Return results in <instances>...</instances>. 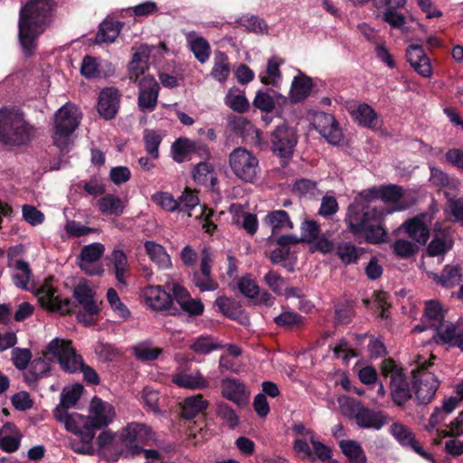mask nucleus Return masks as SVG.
<instances>
[{
  "label": "nucleus",
  "instance_id": "f257e3e1",
  "mask_svg": "<svg viewBox=\"0 0 463 463\" xmlns=\"http://www.w3.org/2000/svg\"><path fill=\"white\" fill-rule=\"evenodd\" d=\"M372 202L364 191L360 193L347 209L345 222L352 233L363 235L371 243H379L386 236V232L381 225L386 213L384 209L373 205Z\"/></svg>",
  "mask_w": 463,
  "mask_h": 463
},
{
  "label": "nucleus",
  "instance_id": "f03ea898",
  "mask_svg": "<svg viewBox=\"0 0 463 463\" xmlns=\"http://www.w3.org/2000/svg\"><path fill=\"white\" fill-rule=\"evenodd\" d=\"M55 3L53 0H30L20 11L19 41L26 55L35 48L36 39L51 23Z\"/></svg>",
  "mask_w": 463,
  "mask_h": 463
},
{
  "label": "nucleus",
  "instance_id": "7ed1b4c3",
  "mask_svg": "<svg viewBox=\"0 0 463 463\" xmlns=\"http://www.w3.org/2000/svg\"><path fill=\"white\" fill-rule=\"evenodd\" d=\"M33 128L25 121L18 109H0V142L18 146L30 140Z\"/></svg>",
  "mask_w": 463,
  "mask_h": 463
},
{
  "label": "nucleus",
  "instance_id": "20e7f679",
  "mask_svg": "<svg viewBox=\"0 0 463 463\" xmlns=\"http://www.w3.org/2000/svg\"><path fill=\"white\" fill-rule=\"evenodd\" d=\"M434 359L433 354L430 355L429 361L419 355L415 360L416 368L412 370L415 396L418 402L423 404L432 401L439 386L435 371L431 370Z\"/></svg>",
  "mask_w": 463,
  "mask_h": 463
},
{
  "label": "nucleus",
  "instance_id": "39448f33",
  "mask_svg": "<svg viewBox=\"0 0 463 463\" xmlns=\"http://www.w3.org/2000/svg\"><path fill=\"white\" fill-rule=\"evenodd\" d=\"M81 113L78 107L66 103L54 116L53 143L61 151L68 150L72 142V134L79 127Z\"/></svg>",
  "mask_w": 463,
  "mask_h": 463
},
{
  "label": "nucleus",
  "instance_id": "423d86ee",
  "mask_svg": "<svg viewBox=\"0 0 463 463\" xmlns=\"http://www.w3.org/2000/svg\"><path fill=\"white\" fill-rule=\"evenodd\" d=\"M43 356L48 361H57L62 370L68 373L78 372L79 366L82 365V358L76 354L71 341L59 337L47 345Z\"/></svg>",
  "mask_w": 463,
  "mask_h": 463
},
{
  "label": "nucleus",
  "instance_id": "0eeeda50",
  "mask_svg": "<svg viewBox=\"0 0 463 463\" xmlns=\"http://www.w3.org/2000/svg\"><path fill=\"white\" fill-rule=\"evenodd\" d=\"M229 165L235 176L245 183L252 184L260 176L259 159L244 147H237L231 152Z\"/></svg>",
  "mask_w": 463,
  "mask_h": 463
},
{
  "label": "nucleus",
  "instance_id": "6e6552de",
  "mask_svg": "<svg viewBox=\"0 0 463 463\" xmlns=\"http://www.w3.org/2000/svg\"><path fill=\"white\" fill-rule=\"evenodd\" d=\"M154 434L146 424L132 422L128 424L121 432L123 448L118 455L124 457L136 456L141 453V445H148Z\"/></svg>",
  "mask_w": 463,
  "mask_h": 463
},
{
  "label": "nucleus",
  "instance_id": "1a4fd4ad",
  "mask_svg": "<svg viewBox=\"0 0 463 463\" xmlns=\"http://www.w3.org/2000/svg\"><path fill=\"white\" fill-rule=\"evenodd\" d=\"M382 374L391 378L390 388L393 402L397 405L405 403L411 397L405 374L392 360L385 359L382 363Z\"/></svg>",
  "mask_w": 463,
  "mask_h": 463
},
{
  "label": "nucleus",
  "instance_id": "9d476101",
  "mask_svg": "<svg viewBox=\"0 0 463 463\" xmlns=\"http://www.w3.org/2000/svg\"><path fill=\"white\" fill-rule=\"evenodd\" d=\"M366 194L373 200H381L385 203L392 204V208L384 210L386 215L393 212H400L407 209L411 203L406 198V192L402 186L396 184L381 185L364 190Z\"/></svg>",
  "mask_w": 463,
  "mask_h": 463
},
{
  "label": "nucleus",
  "instance_id": "9b49d317",
  "mask_svg": "<svg viewBox=\"0 0 463 463\" xmlns=\"http://www.w3.org/2000/svg\"><path fill=\"white\" fill-rule=\"evenodd\" d=\"M104 251L105 247L102 243L93 242L85 245L78 257V265L80 269L90 276L101 275L104 269L99 260Z\"/></svg>",
  "mask_w": 463,
  "mask_h": 463
},
{
  "label": "nucleus",
  "instance_id": "f8f14e48",
  "mask_svg": "<svg viewBox=\"0 0 463 463\" xmlns=\"http://www.w3.org/2000/svg\"><path fill=\"white\" fill-rule=\"evenodd\" d=\"M271 144L277 156L284 158L290 157L297 144L295 130L286 125L279 126L272 132Z\"/></svg>",
  "mask_w": 463,
  "mask_h": 463
},
{
  "label": "nucleus",
  "instance_id": "ddd939ff",
  "mask_svg": "<svg viewBox=\"0 0 463 463\" xmlns=\"http://www.w3.org/2000/svg\"><path fill=\"white\" fill-rule=\"evenodd\" d=\"M54 416L58 421L64 424L68 431L77 436L86 434V432H94L89 416L86 417L77 412L70 413L67 410H64V408H56Z\"/></svg>",
  "mask_w": 463,
  "mask_h": 463
},
{
  "label": "nucleus",
  "instance_id": "4468645a",
  "mask_svg": "<svg viewBox=\"0 0 463 463\" xmlns=\"http://www.w3.org/2000/svg\"><path fill=\"white\" fill-rule=\"evenodd\" d=\"M89 412V419L95 433L97 430L109 425L116 417L114 407L99 397L92 398Z\"/></svg>",
  "mask_w": 463,
  "mask_h": 463
},
{
  "label": "nucleus",
  "instance_id": "2eb2a0df",
  "mask_svg": "<svg viewBox=\"0 0 463 463\" xmlns=\"http://www.w3.org/2000/svg\"><path fill=\"white\" fill-rule=\"evenodd\" d=\"M39 301L42 306L49 310L57 311L63 315L70 313L74 307L71 299L67 298H61L57 295L55 288L48 284H44L39 289Z\"/></svg>",
  "mask_w": 463,
  "mask_h": 463
},
{
  "label": "nucleus",
  "instance_id": "dca6fc26",
  "mask_svg": "<svg viewBox=\"0 0 463 463\" xmlns=\"http://www.w3.org/2000/svg\"><path fill=\"white\" fill-rule=\"evenodd\" d=\"M138 106L142 110H153L158 98L159 85L152 76H144L138 82Z\"/></svg>",
  "mask_w": 463,
  "mask_h": 463
},
{
  "label": "nucleus",
  "instance_id": "f3484780",
  "mask_svg": "<svg viewBox=\"0 0 463 463\" xmlns=\"http://www.w3.org/2000/svg\"><path fill=\"white\" fill-rule=\"evenodd\" d=\"M434 340L438 344L457 346L463 352V331L449 321L439 323L436 327Z\"/></svg>",
  "mask_w": 463,
  "mask_h": 463
},
{
  "label": "nucleus",
  "instance_id": "a211bd4d",
  "mask_svg": "<svg viewBox=\"0 0 463 463\" xmlns=\"http://www.w3.org/2000/svg\"><path fill=\"white\" fill-rule=\"evenodd\" d=\"M142 298L150 309L163 311L170 307L173 298L160 286H148L142 290Z\"/></svg>",
  "mask_w": 463,
  "mask_h": 463
},
{
  "label": "nucleus",
  "instance_id": "6ab92c4d",
  "mask_svg": "<svg viewBox=\"0 0 463 463\" xmlns=\"http://www.w3.org/2000/svg\"><path fill=\"white\" fill-rule=\"evenodd\" d=\"M292 431L296 436L294 440L295 451L303 458H310L312 461L315 458L312 453L308 443L312 442L316 439L312 430L307 428L303 423H295L292 426Z\"/></svg>",
  "mask_w": 463,
  "mask_h": 463
},
{
  "label": "nucleus",
  "instance_id": "aec40b11",
  "mask_svg": "<svg viewBox=\"0 0 463 463\" xmlns=\"http://www.w3.org/2000/svg\"><path fill=\"white\" fill-rule=\"evenodd\" d=\"M166 288L172 291L175 299L182 309L190 315L199 316L203 312V305L201 301L190 297L188 291L177 283H167Z\"/></svg>",
  "mask_w": 463,
  "mask_h": 463
},
{
  "label": "nucleus",
  "instance_id": "412c9836",
  "mask_svg": "<svg viewBox=\"0 0 463 463\" xmlns=\"http://www.w3.org/2000/svg\"><path fill=\"white\" fill-rule=\"evenodd\" d=\"M315 127L328 143L337 145L341 141V129L331 114L320 113L317 115Z\"/></svg>",
  "mask_w": 463,
  "mask_h": 463
},
{
  "label": "nucleus",
  "instance_id": "4be33fe9",
  "mask_svg": "<svg viewBox=\"0 0 463 463\" xmlns=\"http://www.w3.org/2000/svg\"><path fill=\"white\" fill-rule=\"evenodd\" d=\"M151 51L152 48L149 45L143 44L133 54L128 64V74L131 80L138 83L144 76H147L146 71L148 69V59Z\"/></svg>",
  "mask_w": 463,
  "mask_h": 463
},
{
  "label": "nucleus",
  "instance_id": "5701e85b",
  "mask_svg": "<svg viewBox=\"0 0 463 463\" xmlns=\"http://www.w3.org/2000/svg\"><path fill=\"white\" fill-rule=\"evenodd\" d=\"M407 61L411 66L422 77L430 78L432 73V67L430 58L426 55L420 45H411L406 52Z\"/></svg>",
  "mask_w": 463,
  "mask_h": 463
},
{
  "label": "nucleus",
  "instance_id": "b1692460",
  "mask_svg": "<svg viewBox=\"0 0 463 463\" xmlns=\"http://www.w3.org/2000/svg\"><path fill=\"white\" fill-rule=\"evenodd\" d=\"M120 95L115 88H106L99 94L98 110L106 119L113 118L118 110Z\"/></svg>",
  "mask_w": 463,
  "mask_h": 463
},
{
  "label": "nucleus",
  "instance_id": "393cba45",
  "mask_svg": "<svg viewBox=\"0 0 463 463\" xmlns=\"http://www.w3.org/2000/svg\"><path fill=\"white\" fill-rule=\"evenodd\" d=\"M222 395L237 405H244L248 402L245 385L239 380L226 378L221 383Z\"/></svg>",
  "mask_w": 463,
  "mask_h": 463
},
{
  "label": "nucleus",
  "instance_id": "a878e982",
  "mask_svg": "<svg viewBox=\"0 0 463 463\" xmlns=\"http://www.w3.org/2000/svg\"><path fill=\"white\" fill-rule=\"evenodd\" d=\"M74 297L80 304L84 311L90 315H95L99 312V307L94 300V289L87 280L80 281L74 288Z\"/></svg>",
  "mask_w": 463,
  "mask_h": 463
},
{
  "label": "nucleus",
  "instance_id": "bb28decb",
  "mask_svg": "<svg viewBox=\"0 0 463 463\" xmlns=\"http://www.w3.org/2000/svg\"><path fill=\"white\" fill-rule=\"evenodd\" d=\"M172 382L178 387L190 390H203L209 387V381L199 371L175 373L172 377Z\"/></svg>",
  "mask_w": 463,
  "mask_h": 463
},
{
  "label": "nucleus",
  "instance_id": "cd10ccee",
  "mask_svg": "<svg viewBox=\"0 0 463 463\" xmlns=\"http://www.w3.org/2000/svg\"><path fill=\"white\" fill-rule=\"evenodd\" d=\"M458 401L455 397L444 399L440 407H436L430 414L429 423L426 425L428 431L434 430L438 426L441 425L449 417V415L458 407Z\"/></svg>",
  "mask_w": 463,
  "mask_h": 463
},
{
  "label": "nucleus",
  "instance_id": "c85d7f7f",
  "mask_svg": "<svg viewBox=\"0 0 463 463\" xmlns=\"http://www.w3.org/2000/svg\"><path fill=\"white\" fill-rule=\"evenodd\" d=\"M189 49L201 63L206 62L211 55V47L208 41L195 32L184 33Z\"/></svg>",
  "mask_w": 463,
  "mask_h": 463
},
{
  "label": "nucleus",
  "instance_id": "c756f323",
  "mask_svg": "<svg viewBox=\"0 0 463 463\" xmlns=\"http://www.w3.org/2000/svg\"><path fill=\"white\" fill-rule=\"evenodd\" d=\"M312 88L313 82L311 78L299 72L291 82L288 99L293 103L301 102L309 96Z\"/></svg>",
  "mask_w": 463,
  "mask_h": 463
},
{
  "label": "nucleus",
  "instance_id": "7c9ffc66",
  "mask_svg": "<svg viewBox=\"0 0 463 463\" xmlns=\"http://www.w3.org/2000/svg\"><path fill=\"white\" fill-rule=\"evenodd\" d=\"M349 112L353 118L364 128H375L378 125V115L368 104L363 103L357 106H351Z\"/></svg>",
  "mask_w": 463,
  "mask_h": 463
},
{
  "label": "nucleus",
  "instance_id": "2f4dec72",
  "mask_svg": "<svg viewBox=\"0 0 463 463\" xmlns=\"http://www.w3.org/2000/svg\"><path fill=\"white\" fill-rule=\"evenodd\" d=\"M359 427L364 429L380 430L386 423V416L362 406L354 418Z\"/></svg>",
  "mask_w": 463,
  "mask_h": 463
},
{
  "label": "nucleus",
  "instance_id": "473e14b6",
  "mask_svg": "<svg viewBox=\"0 0 463 463\" xmlns=\"http://www.w3.org/2000/svg\"><path fill=\"white\" fill-rule=\"evenodd\" d=\"M424 322H429L430 327H436L444 320L443 308L439 302L436 300L427 301L424 308ZM428 328V326L418 325L414 327V331L423 332Z\"/></svg>",
  "mask_w": 463,
  "mask_h": 463
},
{
  "label": "nucleus",
  "instance_id": "72a5a7b5",
  "mask_svg": "<svg viewBox=\"0 0 463 463\" xmlns=\"http://www.w3.org/2000/svg\"><path fill=\"white\" fill-rule=\"evenodd\" d=\"M282 63L283 61L278 56L269 58L267 62L266 70L261 71L259 76L261 83L279 87L282 80V74L279 70V66Z\"/></svg>",
  "mask_w": 463,
  "mask_h": 463
},
{
  "label": "nucleus",
  "instance_id": "f704fd0d",
  "mask_svg": "<svg viewBox=\"0 0 463 463\" xmlns=\"http://www.w3.org/2000/svg\"><path fill=\"white\" fill-rule=\"evenodd\" d=\"M144 247L151 261L156 263L160 269H165L172 266L171 258L162 245L152 241H146L144 243Z\"/></svg>",
  "mask_w": 463,
  "mask_h": 463
},
{
  "label": "nucleus",
  "instance_id": "c9c22d12",
  "mask_svg": "<svg viewBox=\"0 0 463 463\" xmlns=\"http://www.w3.org/2000/svg\"><path fill=\"white\" fill-rule=\"evenodd\" d=\"M109 260L114 268L116 279L118 283L126 285V279L129 273V264L127 255L119 249H115L109 257Z\"/></svg>",
  "mask_w": 463,
  "mask_h": 463
},
{
  "label": "nucleus",
  "instance_id": "e433bc0d",
  "mask_svg": "<svg viewBox=\"0 0 463 463\" xmlns=\"http://www.w3.org/2000/svg\"><path fill=\"white\" fill-rule=\"evenodd\" d=\"M179 212H185L190 217L193 216L192 212L198 210V213L203 214L206 208L199 203L198 196L189 188H185L180 197L177 199Z\"/></svg>",
  "mask_w": 463,
  "mask_h": 463
},
{
  "label": "nucleus",
  "instance_id": "4c0bfd02",
  "mask_svg": "<svg viewBox=\"0 0 463 463\" xmlns=\"http://www.w3.org/2000/svg\"><path fill=\"white\" fill-rule=\"evenodd\" d=\"M194 179L197 184L213 188L217 182L213 165L207 162L199 163L194 170Z\"/></svg>",
  "mask_w": 463,
  "mask_h": 463
},
{
  "label": "nucleus",
  "instance_id": "58836bf2",
  "mask_svg": "<svg viewBox=\"0 0 463 463\" xmlns=\"http://www.w3.org/2000/svg\"><path fill=\"white\" fill-rule=\"evenodd\" d=\"M264 222L270 226L273 235L281 231L293 229V223L288 213L283 210L269 212L266 215Z\"/></svg>",
  "mask_w": 463,
  "mask_h": 463
},
{
  "label": "nucleus",
  "instance_id": "ea45409f",
  "mask_svg": "<svg viewBox=\"0 0 463 463\" xmlns=\"http://www.w3.org/2000/svg\"><path fill=\"white\" fill-rule=\"evenodd\" d=\"M224 103L232 110L238 113H244L250 108V102L244 91L237 87H232L228 90L224 98Z\"/></svg>",
  "mask_w": 463,
  "mask_h": 463
},
{
  "label": "nucleus",
  "instance_id": "a19ab883",
  "mask_svg": "<svg viewBox=\"0 0 463 463\" xmlns=\"http://www.w3.org/2000/svg\"><path fill=\"white\" fill-rule=\"evenodd\" d=\"M208 407L202 394L187 397L182 404V416L187 420L194 418Z\"/></svg>",
  "mask_w": 463,
  "mask_h": 463
},
{
  "label": "nucleus",
  "instance_id": "79ce46f5",
  "mask_svg": "<svg viewBox=\"0 0 463 463\" xmlns=\"http://www.w3.org/2000/svg\"><path fill=\"white\" fill-rule=\"evenodd\" d=\"M123 24L113 20H105L100 25L96 35V43H113L118 36Z\"/></svg>",
  "mask_w": 463,
  "mask_h": 463
},
{
  "label": "nucleus",
  "instance_id": "37998d69",
  "mask_svg": "<svg viewBox=\"0 0 463 463\" xmlns=\"http://www.w3.org/2000/svg\"><path fill=\"white\" fill-rule=\"evenodd\" d=\"M99 210L108 215L118 216L123 213L125 205L123 201L115 194H106L98 200Z\"/></svg>",
  "mask_w": 463,
  "mask_h": 463
},
{
  "label": "nucleus",
  "instance_id": "c03bdc74",
  "mask_svg": "<svg viewBox=\"0 0 463 463\" xmlns=\"http://www.w3.org/2000/svg\"><path fill=\"white\" fill-rule=\"evenodd\" d=\"M47 360L48 359L44 356L35 358L31 362L28 370L24 373L26 383L30 384L33 383L37 382L39 378L44 377L48 374L51 367Z\"/></svg>",
  "mask_w": 463,
  "mask_h": 463
},
{
  "label": "nucleus",
  "instance_id": "a18cd8bd",
  "mask_svg": "<svg viewBox=\"0 0 463 463\" xmlns=\"http://www.w3.org/2000/svg\"><path fill=\"white\" fill-rule=\"evenodd\" d=\"M402 228L410 237L419 243L424 244L429 239V230L419 218H413L407 221L402 224Z\"/></svg>",
  "mask_w": 463,
  "mask_h": 463
},
{
  "label": "nucleus",
  "instance_id": "49530a36",
  "mask_svg": "<svg viewBox=\"0 0 463 463\" xmlns=\"http://www.w3.org/2000/svg\"><path fill=\"white\" fill-rule=\"evenodd\" d=\"M163 350L155 347L150 341L137 343L133 347V353L137 359L143 362L155 361L162 354Z\"/></svg>",
  "mask_w": 463,
  "mask_h": 463
},
{
  "label": "nucleus",
  "instance_id": "de8ad7c7",
  "mask_svg": "<svg viewBox=\"0 0 463 463\" xmlns=\"http://www.w3.org/2000/svg\"><path fill=\"white\" fill-rule=\"evenodd\" d=\"M215 305L218 307L219 310L226 317L238 320H242L246 318L243 314V310L241 309V307L238 303L228 298H218L215 300Z\"/></svg>",
  "mask_w": 463,
  "mask_h": 463
},
{
  "label": "nucleus",
  "instance_id": "09e8293b",
  "mask_svg": "<svg viewBox=\"0 0 463 463\" xmlns=\"http://www.w3.org/2000/svg\"><path fill=\"white\" fill-rule=\"evenodd\" d=\"M231 74V68L228 61V57L219 52L214 57L213 66L211 71V76L219 82H225Z\"/></svg>",
  "mask_w": 463,
  "mask_h": 463
},
{
  "label": "nucleus",
  "instance_id": "8fccbe9b",
  "mask_svg": "<svg viewBox=\"0 0 463 463\" xmlns=\"http://www.w3.org/2000/svg\"><path fill=\"white\" fill-rule=\"evenodd\" d=\"M222 347V345L211 335H200L190 345V348L197 354H208Z\"/></svg>",
  "mask_w": 463,
  "mask_h": 463
},
{
  "label": "nucleus",
  "instance_id": "3c124183",
  "mask_svg": "<svg viewBox=\"0 0 463 463\" xmlns=\"http://www.w3.org/2000/svg\"><path fill=\"white\" fill-rule=\"evenodd\" d=\"M342 452L346 456L349 463H365L366 457L361 446L354 440H342L340 442Z\"/></svg>",
  "mask_w": 463,
  "mask_h": 463
},
{
  "label": "nucleus",
  "instance_id": "603ef678",
  "mask_svg": "<svg viewBox=\"0 0 463 463\" xmlns=\"http://www.w3.org/2000/svg\"><path fill=\"white\" fill-rule=\"evenodd\" d=\"M335 253L344 264L349 265L357 261L363 250L350 242H341L337 245Z\"/></svg>",
  "mask_w": 463,
  "mask_h": 463
},
{
  "label": "nucleus",
  "instance_id": "864d4df0",
  "mask_svg": "<svg viewBox=\"0 0 463 463\" xmlns=\"http://www.w3.org/2000/svg\"><path fill=\"white\" fill-rule=\"evenodd\" d=\"M94 437L95 432H86V434L79 435L77 438L70 440V447L76 453L92 455L94 453L92 445Z\"/></svg>",
  "mask_w": 463,
  "mask_h": 463
},
{
  "label": "nucleus",
  "instance_id": "5fc2aeb1",
  "mask_svg": "<svg viewBox=\"0 0 463 463\" xmlns=\"http://www.w3.org/2000/svg\"><path fill=\"white\" fill-rule=\"evenodd\" d=\"M12 278L16 287L26 288L31 279L29 264L22 260H15Z\"/></svg>",
  "mask_w": 463,
  "mask_h": 463
},
{
  "label": "nucleus",
  "instance_id": "6e6d98bb",
  "mask_svg": "<svg viewBox=\"0 0 463 463\" xmlns=\"http://www.w3.org/2000/svg\"><path fill=\"white\" fill-rule=\"evenodd\" d=\"M449 430H436V436L433 438L436 443H439L442 439L447 437L463 436V410L449 424Z\"/></svg>",
  "mask_w": 463,
  "mask_h": 463
},
{
  "label": "nucleus",
  "instance_id": "4d7b16f0",
  "mask_svg": "<svg viewBox=\"0 0 463 463\" xmlns=\"http://www.w3.org/2000/svg\"><path fill=\"white\" fill-rule=\"evenodd\" d=\"M146 153L153 158L159 156L158 147L162 141V135L154 129H146L143 134Z\"/></svg>",
  "mask_w": 463,
  "mask_h": 463
},
{
  "label": "nucleus",
  "instance_id": "13d9d810",
  "mask_svg": "<svg viewBox=\"0 0 463 463\" xmlns=\"http://www.w3.org/2000/svg\"><path fill=\"white\" fill-rule=\"evenodd\" d=\"M390 432L403 447H409L415 439L411 430L399 422H395L390 427Z\"/></svg>",
  "mask_w": 463,
  "mask_h": 463
},
{
  "label": "nucleus",
  "instance_id": "bf43d9fd",
  "mask_svg": "<svg viewBox=\"0 0 463 463\" xmlns=\"http://www.w3.org/2000/svg\"><path fill=\"white\" fill-rule=\"evenodd\" d=\"M229 126L232 131L241 137H246L250 133H256L257 135L259 133V130L254 128L252 123L241 116H234L231 118L229 120Z\"/></svg>",
  "mask_w": 463,
  "mask_h": 463
},
{
  "label": "nucleus",
  "instance_id": "052dcab7",
  "mask_svg": "<svg viewBox=\"0 0 463 463\" xmlns=\"http://www.w3.org/2000/svg\"><path fill=\"white\" fill-rule=\"evenodd\" d=\"M460 279L461 270L458 266L447 265L439 277V282L446 288L456 286L459 283Z\"/></svg>",
  "mask_w": 463,
  "mask_h": 463
},
{
  "label": "nucleus",
  "instance_id": "680f3d73",
  "mask_svg": "<svg viewBox=\"0 0 463 463\" xmlns=\"http://www.w3.org/2000/svg\"><path fill=\"white\" fill-rule=\"evenodd\" d=\"M239 23L248 31L254 33L264 34L268 33L267 24L255 15H243L239 19Z\"/></svg>",
  "mask_w": 463,
  "mask_h": 463
},
{
  "label": "nucleus",
  "instance_id": "e2e57ef3",
  "mask_svg": "<svg viewBox=\"0 0 463 463\" xmlns=\"http://www.w3.org/2000/svg\"><path fill=\"white\" fill-rule=\"evenodd\" d=\"M83 392L80 384H75L70 389H65L61 394V404L57 408H64L67 410L76 405Z\"/></svg>",
  "mask_w": 463,
  "mask_h": 463
},
{
  "label": "nucleus",
  "instance_id": "0e129e2a",
  "mask_svg": "<svg viewBox=\"0 0 463 463\" xmlns=\"http://www.w3.org/2000/svg\"><path fill=\"white\" fill-rule=\"evenodd\" d=\"M301 237L300 241L311 243L317 239L320 234V225L313 220H305L300 226Z\"/></svg>",
  "mask_w": 463,
  "mask_h": 463
},
{
  "label": "nucleus",
  "instance_id": "69168bd1",
  "mask_svg": "<svg viewBox=\"0 0 463 463\" xmlns=\"http://www.w3.org/2000/svg\"><path fill=\"white\" fill-rule=\"evenodd\" d=\"M292 191L299 197H313L318 192L317 183L309 179L297 180L292 186Z\"/></svg>",
  "mask_w": 463,
  "mask_h": 463
},
{
  "label": "nucleus",
  "instance_id": "338daca9",
  "mask_svg": "<svg viewBox=\"0 0 463 463\" xmlns=\"http://www.w3.org/2000/svg\"><path fill=\"white\" fill-rule=\"evenodd\" d=\"M152 202L167 212H175L178 208L177 200L167 192H156L152 195Z\"/></svg>",
  "mask_w": 463,
  "mask_h": 463
},
{
  "label": "nucleus",
  "instance_id": "774afa93",
  "mask_svg": "<svg viewBox=\"0 0 463 463\" xmlns=\"http://www.w3.org/2000/svg\"><path fill=\"white\" fill-rule=\"evenodd\" d=\"M452 245V240L449 237L443 236L433 239L429 244L427 250L430 256H439L449 251Z\"/></svg>",
  "mask_w": 463,
  "mask_h": 463
}]
</instances>
